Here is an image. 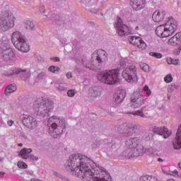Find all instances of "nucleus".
Returning a JSON list of instances; mask_svg holds the SVG:
<instances>
[{
    "mask_svg": "<svg viewBox=\"0 0 181 181\" xmlns=\"http://www.w3.org/2000/svg\"><path fill=\"white\" fill-rule=\"evenodd\" d=\"M130 98L133 108H141L145 104V96L140 90H136L132 93Z\"/></svg>",
    "mask_w": 181,
    "mask_h": 181,
    "instance_id": "9b49d317",
    "label": "nucleus"
},
{
    "mask_svg": "<svg viewBox=\"0 0 181 181\" xmlns=\"http://www.w3.org/2000/svg\"><path fill=\"white\" fill-rule=\"evenodd\" d=\"M180 61L179 59H173L171 64H174L175 66H177V64H180Z\"/></svg>",
    "mask_w": 181,
    "mask_h": 181,
    "instance_id": "4c0bfd02",
    "label": "nucleus"
},
{
    "mask_svg": "<svg viewBox=\"0 0 181 181\" xmlns=\"http://www.w3.org/2000/svg\"><path fill=\"white\" fill-rule=\"evenodd\" d=\"M51 60H54V62H60V59H59V57L51 58Z\"/></svg>",
    "mask_w": 181,
    "mask_h": 181,
    "instance_id": "37998d69",
    "label": "nucleus"
},
{
    "mask_svg": "<svg viewBox=\"0 0 181 181\" xmlns=\"http://www.w3.org/2000/svg\"><path fill=\"white\" fill-rule=\"evenodd\" d=\"M1 57L5 62H15L16 60L15 52L9 47L2 51Z\"/></svg>",
    "mask_w": 181,
    "mask_h": 181,
    "instance_id": "2eb2a0df",
    "label": "nucleus"
},
{
    "mask_svg": "<svg viewBox=\"0 0 181 181\" xmlns=\"http://www.w3.org/2000/svg\"><path fill=\"white\" fill-rule=\"evenodd\" d=\"M180 52H181V46L180 45L177 49H175L174 50V54H175V56H179V54H180Z\"/></svg>",
    "mask_w": 181,
    "mask_h": 181,
    "instance_id": "c9c22d12",
    "label": "nucleus"
},
{
    "mask_svg": "<svg viewBox=\"0 0 181 181\" xmlns=\"http://www.w3.org/2000/svg\"><path fill=\"white\" fill-rule=\"evenodd\" d=\"M107 54L105 50L98 49V51H95L93 53L92 62H90L87 58H83L82 59V63L85 67L87 69H90V70H94V60L95 62H98V63H103V62H105L107 60Z\"/></svg>",
    "mask_w": 181,
    "mask_h": 181,
    "instance_id": "6e6552de",
    "label": "nucleus"
},
{
    "mask_svg": "<svg viewBox=\"0 0 181 181\" xmlns=\"http://www.w3.org/2000/svg\"><path fill=\"white\" fill-rule=\"evenodd\" d=\"M16 18L12 13H4L0 18V31L6 32L15 26Z\"/></svg>",
    "mask_w": 181,
    "mask_h": 181,
    "instance_id": "1a4fd4ad",
    "label": "nucleus"
},
{
    "mask_svg": "<svg viewBox=\"0 0 181 181\" xmlns=\"http://www.w3.org/2000/svg\"><path fill=\"white\" fill-rule=\"evenodd\" d=\"M75 94L74 90H69L67 92L68 97H74Z\"/></svg>",
    "mask_w": 181,
    "mask_h": 181,
    "instance_id": "f704fd0d",
    "label": "nucleus"
},
{
    "mask_svg": "<svg viewBox=\"0 0 181 181\" xmlns=\"http://www.w3.org/2000/svg\"><path fill=\"white\" fill-rule=\"evenodd\" d=\"M2 160L0 158V162Z\"/></svg>",
    "mask_w": 181,
    "mask_h": 181,
    "instance_id": "3c124183",
    "label": "nucleus"
},
{
    "mask_svg": "<svg viewBox=\"0 0 181 181\" xmlns=\"http://www.w3.org/2000/svg\"><path fill=\"white\" fill-rule=\"evenodd\" d=\"M180 40L181 33H177L174 36L168 40V45H170L171 46H176V45H179V46H180Z\"/></svg>",
    "mask_w": 181,
    "mask_h": 181,
    "instance_id": "6ab92c4d",
    "label": "nucleus"
},
{
    "mask_svg": "<svg viewBox=\"0 0 181 181\" xmlns=\"http://www.w3.org/2000/svg\"><path fill=\"white\" fill-rule=\"evenodd\" d=\"M86 160H87L86 156L71 155L66 168L75 176H81L83 181H111V176L107 171L97 166L90 169Z\"/></svg>",
    "mask_w": 181,
    "mask_h": 181,
    "instance_id": "f257e3e1",
    "label": "nucleus"
},
{
    "mask_svg": "<svg viewBox=\"0 0 181 181\" xmlns=\"http://www.w3.org/2000/svg\"><path fill=\"white\" fill-rule=\"evenodd\" d=\"M23 72V71L21 69L13 68L8 71L6 76H15V74H19Z\"/></svg>",
    "mask_w": 181,
    "mask_h": 181,
    "instance_id": "412c9836",
    "label": "nucleus"
},
{
    "mask_svg": "<svg viewBox=\"0 0 181 181\" xmlns=\"http://www.w3.org/2000/svg\"><path fill=\"white\" fill-rule=\"evenodd\" d=\"M5 176V173L4 172H0V177H4Z\"/></svg>",
    "mask_w": 181,
    "mask_h": 181,
    "instance_id": "a18cd8bd",
    "label": "nucleus"
},
{
    "mask_svg": "<svg viewBox=\"0 0 181 181\" xmlns=\"http://www.w3.org/2000/svg\"><path fill=\"white\" fill-rule=\"evenodd\" d=\"M177 23L172 17L168 18L166 23L158 26L156 29V33L158 37H169L176 32Z\"/></svg>",
    "mask_w": 181,
    "mask_h": 181,
    "instance_id": "39448f33",
    "label": "nucleus"
},
{
    "mask_svg": "<svg viewBox=\"0 0 181 181\" xmlns=\"http://www.w3.org/2000/svg\"><path fill=\"white\" fill-rule=\"evenodd\" d=\"M149 54L151 57H155V59H162V54L159 52H150Z\"/></svg>",
    "mask_w": 181,
    "mask_h": 181,
    "instance_id": "2f4dec72",
    "label": "nucleus"
},
{
    "mask_svg": "<svg viewBox=\"0 0 181 181\" xmlns=\"http://www.w3.org/2000/svg\"><path fill=\"white\" fill-rule=\"evenodd\" d=\"M43 76H46V74L45 72H41L39 75L38 77H43Z\"/></svg>",
    "mask_w": 181,
    "mask_h": 181,
    "instance_id": "c03bdc74",
    "label": "nucleus"
},
{
    "mask_svg": "<svg viewBox=\"0 0 181 181\" xmlns=\"http://www.w3.org/2000/svg\"><path fill=\"white\" fill-rule=\"evenodd\" d=\"M135 129H136V125L132 124L126 126L124 131L125 134H129V132H134Z\"/></svg>",
    "mask_w": 181,
    "mask_h": 181,
    "instance_id": "4be33fe9",
    "label": "nucleus"
},
{
    "mask_svg": "<svg viewBox=\"0 0 181 181\" xmlns=\"http://www.w3.org/2000/svg\"><path fill=\"white\" fill-rule=\"evenodd\" d=\"M31 152L32 150L30 148H23L19 153V156H21L22 159H28V158H29V153Z\"/></svg>",
    "mask_w": 181,
    "mask_h": 181,
    "instance_id": "aec40b11",
    "label": "nucleus"
},
{
    "mask_svg": "<svg viewBox=\"0 0 181 181\" xmlns=\"http://www.w3.org/2000/svg\"><path fill=\"white\" fill-rule=\"evenodd\" d=\"M47 127L49 134L57 138L59 135L63 134V129L66 128V122L57 116H52L48 119Z\"/></svg>",
    "mask_w": 181,
    "mask_h": 181,
    "instance_id": "20e7f679",
    "label": "nucleus"
},
{
    "mask_svg": "<svg viewBox=\"0 0 181 181\" xmlns=\"http://www.w3.org/2000/svg\"><path fill=\"white\" fill-rule=\"evenodd\" d=\"M30 159L33 160V162L37 160L38 158L36 156L31 155L30 156Z\"/></svg>",
    "mask_w": 181,
    "mask_h": 181,
    "instance_id": "58836bf2",
    "label": "nucleus"
},
{
    "mask_svg": "<svg viewBox=\"0 0 181 181\" xmlns=\"http://www.w3.org/2000/svg\"><path fill=\"white\" fill-rule=\"evenodd\" d=\"M18 146H23V144L22 143H20L18 144Z\"/></svg>",
    "mask_w": 181,
    "mask_h": 181,
    "instance_id": "de8ad7c7",
    "label": "nucleus"
},
{
    "mask_svg": "<svg viewBox=\"0 0 181 181\" xmlns=\"http://www.w3.org/2000/svg\"><path fill=\"white\" fill-rule=\"evenodd\" d=\"M24 23L26 29H28L29 30H32L35 28V24L33 22L29 20H26Z\"/></svg>",
    "mask_w": 181,
    "mask_h": 181,
    "instance_id": "393cba45",
    "label": "nucleus"
},
{
    "mask_svg": "<svg viewBox=\"0 0 181 181\" xmlns=\"http://www.w3.org/2000/svg\"><path fill=\"white\" fill-rule=\"evenodd\" d=\"M122 77L127 83L134 84L138 83V71L135 65H130L125 68L122 72Z\"/></svg>",
    "mask_w": 181,
    "mask_h": 181,
    "instance_id": "9d476101",
    "label": "nucleus"
},
{
    "mask_svg": "<svg viewBox=\"0 0 181 181\" xmlns=\"http://www.w3.org/2000/svg\"><path fill=\"white\" fill-rule=\"evenodd\" d=\"M140 68L144 71H146V73H148V71H149V65H148L147 64H145V63L141 64L140 65Z\"/></svg>",
    "mask_w": 181,
    "mask_h": 181,
    "instance_id": "473e14b6",
    "label": "nucleus"
},
{
    "mask_svg": "<svg viewBox=\"0 0 181 181\" xmlns=\"http://www.w3.org/2000/svg\"><path fill=\"white\" fill-rule=\"evenodd\" d=\"M142 25V22L139 19L133 21V28L135 30H139V27Z\"/></svg>",
    "mask_w": 181,
    "mask_h": 181,
    "instance_id": "bb28decb",
    "label": "nucleus"
},
{
    "mask_svg": "<svg viewBox=\"0 0 181 181\" xmlns=\"http://www.w3.org/2000/svg\"><path fill=\"white\" fill-rule=\"evenodd\" d=\"M22 122L28 129H35V128L37 127V120L33 116L29 115H23Z\"/></svg>",
    "mask_w": 181,
    "mask_h": 181,
    "instance_id": "f8f14e48",
    "label": "nucleus"
},
{
    "mask_svg": "<svg viewBox=\"0 0 181 181\" xmlns=\"http://www.w3.org/2000/svg\"><path fill=\"white\" fill-rule=\"evenodd\" d=\"M59 90H64V88H60V86H59Z\"/></svg>",
    "mask_w": 181,
    "mask_h": 181,
    "instance_id": "8fccbe9b",
    "label": "nucleus"
},
{
    "mask_svg": "<svg viewBox=\"0 0 181 181\" xmlns=\"http://www.w3.org/2000/svg\"><path fill=\"white\" fill-rule=\"evenodd\" d=\"M90 93L91 97H98L101 94L97 88L90 89Z\"/></svg>",
    "mask_w": 181,
    "mask_h": 181,
    "instance_id": "a878e982",
    "label": "nucleus"
},
{
    "mask_svg": "<svg viewBox=\"0 0 181 181\" xmlns=\"http://www.w3.org/2000/svg\"><path fill=\"white\" fill-rule=\"evenodd\" d=\"M168 181H175V180H173V179H170V180H168Z\"/></svg>",
    "mask_w": 181,
    "mask_h": 181,
    "instance_id": "09e8293b",
    "label": "nucleus"
},
{
    "mask_svg": "<svg viewBox=\"0 0 181 181\" xmlns=\"http://www.w3.org/2000/svg\"><path fill=\"white\" fill-rule=\"evenodd\" d=\"M11 41L16 49L23 53H28L30 47L26 40V37L19 31H15L11 35Z\"/></svg>",
    "mask_w": 181,
    "mask_h": 181,
    "instance_id": "0eeeda50",
    "label": "nucleus"
},
{
    "mask_svg": "<svg viewBox=\"0 0 181 181\" xmlns=\"http://www.w3.org/2000/svg\"><path fill=\"white\" fill-rule=\"evenodd\" d=\"M49 71H51V73H59L60 71V68L57 66H51L48 69Z\"/></svg>",
    "mask_w": 181,
    "mask_h": 181,
    "instance_id": "c85d7f7f",
    "label": "nucleus"
},
{
    "mask_svg": "<svg viewBox=\"0 0 181 181\" xmlns=\"http://www.w3.org/2000/svg\"><path fill=\"white\" fill-rule=\"evenodd\" d=\"M115 103H117V104H119V103H122V101H124V95H122V93L119 94H115Z\"/></svg>",
    "mask_w": 181,
    "mask_h": 181,
    "instance_id": "b1692460",
    "label": "nucleus"
},
{
    "mask_svg": "<svg viewBox=\"0 0 181 181\" xmlns=\"http://www.w3.org/2000/svg\"><path fill=\"white\" fill-rule=\"evenodd\" d=\"M173 59H172V58H168V59H167V63H168V64H172Z\"/></svg>",
    "mask_w": 181,
    "mask_h": 181,
    "instance_id": "a19ab883",
    "label": "nucleus"
},
{
    "mask_svg": "<svg viewBox=\"0 0 181 181\" xmlns=\"http://www.w3.org/2000/svg\"><path fill=\"white\" fill-rule=\"evenodd\" d=\"M126 149L123 152V156L127 159L138 158L144 152V147L141 145L139 137L129 138L125 141Z\"/></svg>",
    "mask_w": 181,
    "mask_h": 181,
    "instance_id": "f03ea898",
    "label": "nucleus"
},
{
    "mask_svg": "<svg viewBox=\"0 0 181 181\" xmlns=\"http://www.w3.org/2000/svg\"><path fill=\"white\" fill-rule=\"evenodd\" d=\"M173 80V78L170 74L166 75V76L164 78V81L165 83H172Z\"/></svg>",
    "mask_w": 181,
    "mask_h": 181,
    "instance_id": "72a5a7b5",
    "label": "nucleus"
},
{
    "mask_svg": "<svg viewBox=\"0 0 181 181\" xmlns=\"http://www.w3.org/2000/svg\"><path fill=\"white\" fill-rule=\"evenodd\" d=\"M16 91V86L15 85L8 86L5 90V94L8 95V94H11V93H15Z\"/></svg>",
    "mask_w": 181,
    "mask_h": 181,
    "instance_id": "5701e85b",
    "label": "nucleus"
},
{
    "mask_svg": "<svg viewBox=\"0 0 181 181\" xmlns=\"http://www.w3.org/2000/svg\"><path fill=\"white\" fill-rule=\"evenodd\" d=\"M53 102L47 98H40L34 102L33 110L38 117H49V112L53 111Z\"/></svg>",
    "mask_w": 181,
    "mask_h": 181,
    "instance_id": "7ed1b4c3",
    "label": "nucleus"
},
{
    "mask_svg": "<svg viewBox=\"0 0 181 181\" xmlns=\"http://www.w3.org/2000/svg\"><path fill=\"white\" fill-rule=\"evenodd\" d=\"M72 77H73V76L71 75V73L68 72V73L66 74V78H71Z\"/></svg>",
    "mask_w": 181,
    "mask_h": 181,
    "instance_id": "79ce46f5",
    "label": "nucleus"
},
{
    "mask_svg": "<svg viewBox=\"0 0 181 181\" xmlns=\"http://www.w3.org/2000/svg\"><path fill=\"white\" fill-rule=\"evenodd\" d=\"M130 5L134 11H141L146 6V0H131Z\"/></svg>",
    "mask_w": 181,
    "mask_h": 181,
    "instance_id": "dca6fc26",
    "label": "nucleus"
},
{
    "mask_svg": "<svg viewBox=\"0 0 181 181\" xmlns=\"http://www.w3.org/2000/svg\"><path fill=\"white\" fill-rule=\"evenodd\" d=\"M130 114H132V115H139V117H141V118H145V115L144 114V108L141 109L140 110L132 112Z\"/></svg>",
    "mask_w": 181,
    "mask_h": 181,
    "instance_id": "c756f323",
    "label": "nucleus"
},
{
    "mask_svg": "<svg viewBox=\"0 0 181 181\" xmlns=\"http://www.w3.org/2000/svg\"><path fill=\"white\" fill-rule=\"evenodd\" d=\"M153 132H154V134H157L158 135H163V138H165V139H166L167 138H169V136L172 135V132H169V130L166 129V127H154L153 128Z\"/></svg>",
    "mask_w": 181,
    "mask_h": 181,
    "instance_id": "f3484780",
    "label": "nucleus"
},
{
    "mask_svg": "<svg viewBox=\"0 0 181 181\" xmlns=\"http://www.w3.org/2000/svg\"><path fill=\"white\" fill-rule=\"evenodd\" d=\"M128 40L131 45L136 46L140 50H145L146 49V43L140 37L129 36Z\"/></svg>",
    "mask_w": 181,
    "mask_h": 181,
    "instance_id": "4468645a",
    "label": "nucleus"
},
{
    "mask_svg": "<svg viewBox=\"0 0 181 181\" xmlns=\"http://www.w3.org/2000/svg\"><path fill=\"white\" fill-rule=\"evenodd\" d=\"M143 91L145 92L147 97H151L152 95V90H150L149 86L147 85L144 86Z\"/></svg>",
    "mask_w": 181,
    "mask_h": 181,
    "instance_id": "cd10ccee",
    "label": "nucleus"
},
{
    "mask_svg": "<svg viewBox=\"0 0 181 181\" xmlns=\"http://www.w3.org/2000/svg\"><path fill=\"white\" fill-rule=\"evenodd\" d=\"M17 166L19 169H28V164L23 161H18Z\"/></svg>",
    "mask_w": 181,
    "mask_h": 181,
    "instance_id": "7c9ffc66",
    "label": "nucleus"
},
{
    "mask_svg": "<svg viewBox=\"0 0 181 181\" xmlns=\"http://www.w3.org/2000/svg\"><path fill=\"white\" fill-rule=\"evenodd\" d=\"M13 120H8L7 124L8 125V127H12L13 125Z\"/></svg>",
    "mask_w": 181,
    "mask_h": 181,
    "instance_id": "ea45409f",
    "label": "nucleus"
},
{
    "mask_svg": "<svg viewBox=\"0 0 181 181\" xmlns=\"http://www.w3.org/2000/svg\"><path fill=\"white\" fill-rule=\"evenodd\" d=\"M117 29V33L119 36H127L131 35L132 31L129 30V28L127 25L122 23V19L121 18H117V23L115 24Z\"/></svg>",
    "mask_w": 181,
    "mask_h": 181,
    "instance_id": "ddd939ff",
    "label": "nucleus"
},
{
    "mask_svg": "<svg viewBox=\"0 0 181 181\" xmlns=\"http://www.w3.org/2000/svg\"><path fill=\"white\" fill-rule=\"evenodd\" d=\"M97 78L100 83L114 86V84L119 83V69L107 70L98 74Z\"/></svg>",
    "mask_w": 181,
    "mask_h": 181,
    "instance_id": "423d86ee",
    "label": "nucleus"
},
{
    "mask_svg": "<svg viewBox=\"0 0 181 181\" xmlns=\"http://www.w3.org/2000/svg\"><path fill=\"white\" fill-rule=\"evenodd\" d=\"M166 18V12L163 10H157L153 13V21L159 23Z\"/></svg>",
    "mask_w": 181,
    "mask_h": 181,
    "instance_id": "a211bd4d",
    "label": "nucleus"
},
{
    "mask_svg": "<svg viewBox=\"0 0 181 181\" xmlns=\"http://www.w3.org/2000/svg\"><path fill=\"white\" fill-rule=\"evenodd\" d=\"M163 160H162V158H158V162H163Z\"/></svg>",
    "mask_w": 181,
    "mask_h": 181,
    "instance_id": "49530a36",
    "label": "nucleus"
},
{
    "mask_svg": "<svg viewBox=\"0 0 181 181\" xmlns=\"http://www.w3.org/2000/svg\"><path fill=\"white\" fill-rule=\"evenodd\" d=\"M170 175L172 176H175V177H179V172H177V170H173V172L170 173Z\"/></svg>",
    "mask_w": 181,
    "mask_h": 181,
    "instance_id": "e433bc0d",
    "label": "nucleus"
}]
</instances>
